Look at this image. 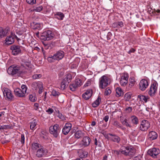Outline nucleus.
Returning <instances> with one entry per match:
<instances>
[{
	"label": "nucleus",
	"mask_w": 160,
	"mask_h": 160,
	"mask_svg": "<svg viewBox=\"0 0 160 160\" xmlns=\"http://www.w3.org/2000/svg\"><path fill=\"white\" fill-rule=\"evenodd\" d=\"M117 24L118 28L122 27L123 26V23L122 22H118Z\"/></svg>",
	"instance_id": "54"
},
{
	"label": "nucleus",
	"mask_w": 160,
	"mask_h": 160,
	"mask_svg": "<svg viewBox=\"0 0 160 160\" xmlns=\"http://www.w3.org/2000/svg\"><path fill=\"white\" fill-rule=\"evenodd\" d=\"M49 130L50 133L55 138L58 137L60 132L59 125L58 124L51 126L49 128Z\"/></svg>",
	"instance_id": "5"
},
{
	"label": "nucleus",
	"mask_w": 160,
	"mask_h": 160,
	"mask_svg": "<svg viewBox=\"0 0 160 160\" xmlns=\"http://www.w3.org/2000/svg\"><path fill=\"white\" fill-rule=\"evenodd\" d=\"M90 81H88L87 82V83H86L85 84V86H88V84H90Z\"/></svg>",
	"instance_id": "63"
},
{
	"label": "nucleus",
	"mask_w": 160,
	"mask_h": 160,
	"mask_svg": "<svg viewBox=\"0 0 160 160\" xmlns=\"http://www.w3.org/2000/svg\"><path fill=\"white\" fill-rule=\"evenodd\" d=\"M42 76L40 74H35L32 76V78L34 79H38L41 77Z\"/></svg>",
	"instance_id": "48"
},
{
	"label": "nucleus",
	"mask_w": 160,
	"mask_h": 160,
	"mask_svg": "<svg viewBox=\"0 0 160 160\" xmlns=\"http://www.w3.org/2000/svg\"><path fill=\"white\" fill-rule=\"evenodd\" d=\"M37 124V121L35 119L33 120L30 122V128L32 130H34L36 128Z\"/></svg>",
	"instance_id": "29"
},
{
	"label": "nucleus",
	"mask_w": 160,
	"mask_h": 160,
	"mask_svg": "<svg viewBox=\"0 0 160 160\" xmlns=\"http://www.w3.org/2000/svg\"><path fill=\"white\" fill-rule=\"evenodd\" d=\"M25 68L24 66L21 65L18 66H12L10 67L7 70V72L10 75H14L17 73L21 74L22 73H25L26 71L24 70Z\"/></svg>",
	"instance_id": "1"
},
{
	"label": "nucleus",
	"mask_w": 160,
	"mask_h": 160,
	"mask_svg": "<svg viewBox=\"0 0 160 160\" xmlns=\"http://www.w3.org/2000/svg\"><path fill=\"white\" fill-rule=\"evenodd\" d=\"M78 155L81 158H84L87 157L88 154L87 152L83 151L82 150H80L78 152Z\"/></svg>",
	"instance_id": "26"
},
{
	"label": "nucleus",
	"mask_w": 160,
	"mask_h": 160,
	"mask_svg": "<svg viewBox=\"0 0 160 160\" xmlns=\"http://www.w3.org/2000/svg\"><path fill=\"white\" fill-rule=\"evenodd\" d=\"M29 100L32 102H34L37 100V98L35 95H33L32 94H30L29 96Z\"/></svg>",
	"instance_id": "43"
},
{
	"label": "nucleus",
	"mask_w": 160,
	"mask_h": 160,
	"mask_svg": "<svg viewBox=\"0 0 160 160\" xmlns=\"http://www.w3.org/2000/svg\"><path fill=\"white\" fill-rule=\"evenodd\" d=\"M72 79V75L70 73L67 74L61 83L60 85L61 89L62 90L65 89L66 86L71 82Z\"/></svg>",
	"instance_id": "4"
},
{
	"label": "nucleus",
	"mask_w": 160,
	"mask_h": 160,
	"mask_svg": "<svg viewBox=\"0 0 160 160\" xmlns=\"http://www.w3.org/2000/svg\"><path fill=\"white\" fill-rule=\"evenodd\" d=\"M160 150L158 148H153L149 149L147 152L148 154L152 158H155L159 153Z\"/></svg>",
	"instance_id": "11"
},
{
	"label": "nucleus",
	"mask_w": 160,
	"mask_h": 160,
	"mask_svg": "<svg viewBox=\"0 0 160 160\" xmlns=\"http://www.w3.org/2000/svg\"><path fill=\"white\" fill-rule=\"evenodd\" d=\"M109 118V116L108 115H106L104 117L103 120H104L105 122H107L108 121Z\"/></svg>",
	"instance_id": "58"
},
{
	"label": "nucleus",
	"mask_w": 160,
	"mask_h": 160,
	"mask_svg": "<svg viewBox=\"0 0 160 160\" xmlns=\"http://www.w3.org/2000/svg\"><path fill=\"white\" fill-rule=\"evenodd\" d=\"M129 80L130 83L129 84V86H131V87L133 86L135 83V80L132 78H130L129 79Z\"/></svg>",
	"instance_id": "49"
},
{
	"label": "nucleus",
	"mask_w": 160,
	"mask_h": 160,
	"mask_svg": "<svg viewBox=\"0 0 160 160\" xmlns=\"http://www.w3.org/2000/svg\"><path fill=\"white\" fill-rule=\"evenodd\" d=\"M113 125L115 127L122 129V126L119 122L117 121H114L112 123Z\"/></svg>",
	"instance_id": "35"
},
{
	"label": "nucleus",
	"mask_w": 160,
	"mask_h": 160,
	"mask_svg": "<svg viewBox=\"0 0 160 160\" xmlns=\"http://www.w3.org/2000/svg\"><path fill=\"white\" fill-rule=\"evenodd\" d=\"M125 110L128 113L130 112L132 110V108L131 107H128L125 109Z\"/></svg>",
	"instance_id": "55"
},
{
	"label": "nucleus",
	"mask_w": 160,
	"mask_h": 160,
	"mask_svg": "<svg viewBox=\"0 0 160 160\" xmlns=\"http://www.w3.org/2000/svg\"><path fill=\"white\" fill-rule=\"evenodd\" d=\"M112 26H113V27H114L115 28H118V25L117 22L113 23L112 24Z\"/></svg>",
	"instance_id": "61"
},
{
	"label": "nucleus",
	"mask_w": 160,
	"mask_h": 160,
	"mask_svg": "<svg viewBox=\"0 0 160 160\" xmlns=\"http://www.w3.org/2000/svg\"><path fill=\"white\" fill-rule=\"evenodd\" d=\"M98 142L97 139L96 138H95V142H94L95 144L97 146H98V147H100L101 145H100V142H98V143H99V144H98Z\"/></svg>",
	"instance_id": "57"
},
{
	"label": "nucleus",
	"mask_w": 160,
	"mask_h": 160,
	"mask_svg": "<svg viewBox=\"0 0 160 160\" xmlns=\"http://www.w3.org/2000/svg\"><path fill=\"white\" fill-rule=\"evenodd\" d=\"M11 49L12 50V54L16 55L21 52L20 47L18 46L13 45L11 46Z\"/></svg>",
	"instance_id": "16"
},
{
	"label": "nucleus",
	"mask_w": 160,
	"mask_h": 160,
	"mask_svg": "<svg viewBox=\"0 0 160 160\" xmlns=\"http://www.w3.org/2000/svg\"><path fill=\"white\" fill-rule=\"evenodd\" d=\"M8 32V29L3 30V29L0 27V38H2V37L6 35V33Z\"/></svg>",
	"instance_id": "32"
},
{
	"label": "nucleus",
	"mask_w": 160,
	"mask_h": 160,
	"mask_svg": "<svg viewBox=\"0 0 160 160\" xmlns=\"http://www.w3.org/2000/svg\"><path fill=\"white\" fill-rule=\"evenodd\" d=\"M39 89V91L38 92V93L39 94L41 93L42 92V90H43V87L42 84L41 85V87H39L38 88Z\"/></svg>",
	"instance_id": "56"
},
{
	"label": "nucleus",
	"mask_w": 160,
	"mask_h": 160,
	"mask_svg": "<svg viewBox=\"0 0 160 160\" xmlns=\"http://www.w3.org/2000/svg\"><path fill=\"white\" fill-rule=\"evenodd\" d=\"M128 121H129L128 119V120L127 119L125 118L123 121L122 122V123L123 125L127 127L131 128L132 126L131 125L130 122H128Z\"/></svg>",
	"instance_id": "34"
},
{
	"label": "nucleus",
	"mask_w": 160,
	"mask_h": 160,
	"mask_svg": "<svg viewBox=\"0 0 160 160\" xmlns=\"http://www.w3.org/2000/svg\"><path fill=\"white\" fill-rule=\"evenodd\" d=\"M72 127V125L71 123H66L62 129V133L65 135H67L71 130Z\"/></svg>",
	"instance_id": "17"
},
{
	"label": "nucleus",
	"mask_w": 160,
	"mask_h": 160,
	"mask_svg": "<svg viewBox=\"0 0 160 160\" xmlns=\"http://www.w3.org/2000/svg\"><path fill=\"white\" fill-rule=\"evenodd\" d=\"M150 126V124L149 122L146 120H143L141 122L139 128L142 131H145L148 129Z\"/></svg>",
	"instance_id": "10"
},
{
	"label": "nucleus",
	"mask_w": 160,
	"mask_h": 160,
	"mask_svg": "<svg viewBox=\"0 0 160 160\" xmlns=\"http://www.w3.org/2000/svg\"><path fill=\"white\" fill-rule=\"evenodd\" d=\"M58 117L62 120H65V118L64 116L62 115V113H60L59 111L58 110Z\"/></svg>",
	"instance_id": "45"
},
{
	"label": "nucleus",
	"mask_w": 160,
	"mask_h": 160,
	"mask_svg": "<svg viewBox=\"0 0 160 160\" xmlns=\"http://www.w3.org/2000/svg\"><path fill=\"white\" fill-rule=\"evenodd\" d=\"M56 16L58 19L62 20L64 16L62 12H58L56 13Z\"/></svg>",
	"instance_id": "36"
},
{
	"label": "nucleus",
	"mask_w": 160,
	"mask_h": 160,
	"mask_svg": "<svg viewBox=\"0 0 160 160\" xmlns=\"http://www.w3.org/2000/svg\"><path fill=\"white\" fill-rule=\"evenodd\" d=\"M43 9V8L42 6H39L38 7H34L32 11H33L40 12Z\"/></svg>",
	"instance_id": "39"
},
{
	"label": "nucleus",
	"mask_w": 160,
	"mask_h": 160,
	"mask_svg": "<svg viewBox=\"0 0 160 160\" xmlns=\"http://www.w3.org/2000/svg\"><path fill=\"white\" fill-rule=\"evenodd\" d=\"M138 98L139 99L140 101L147 102L149 100V98L148 96H145L142 95H139L138 96Z\"/></svg>",
	"instance_id": "25"
},
{
	"label": "nucleus",
	"mask_w": 160,
	"mask_h": 160,
	"mask_svg": "<svg viewBox=\"0 0 160 160\" xmlns=\"http://www.w3.org/2000/svg\"><path fill=\"white\" fill-rule=\"evenodd\" d=\"M135 50L133 48H131L128 51V53L129 54H130L131 52H135Z\"/></svg>",
	"instance_id": "60"
},
{
	"label": "nucleus",
	"mask_w": 160,
	"mask_h": 160,
	"mask_svg": "<svg viewBox=\"0 0 160 160\" xmlns=\"http://www.w3.org/2000/svg\"><path fill=\"white\" fill-rule=\"evenodd\" d=\"M112 92V91L109 88H107L104 92V95L105 96H108Z\"/></svg>",
	"instance_id": "41"
},
{
	"label": "nucleus",
	"mask_w": 160,
	"mask_h": 160,
	"mask_svg": "<svg viewBox=\"0 0 160 160\" xmlns=\"http://www.w3.org/2000/svg\"><path fill=\"white\" fill-rule=\"evenodd\" d=\"M14 92L15 95L18 97H24L25 96L21 89L19 88H16L14 90Z\"/></svg>",
	"instance_id": "22"
},
{
	"label": "nucleus",
	"mask_w": 160,
	"mask_h": 160,
	"mask_svg": "<svg viewBox=\"0 0 160 160\" xmlns=\"http://www.w3.org/2000/svg\"><path fill=\"white\" fill-rule=\"evenodd\" d=\"M42 84L40 82H34L32 83L31 86L33 89L36 90L39 87H41Z\"/></svg>",
	"instance_id": "28"
},
{
	"label": "nucleus",
	"mask_w": 160,
	"mask_h": 160,
	"mask_svg": "<svg viewBox=\"0 0 160 160\" xmlns=\"http://www.w3.org/2000/svg\"><path fill=\"white\" fill-rule=\"evenodd\" d=\"M21 65L24 66V67L25 68L24 69V70L26 71V73L27 72V71L26 70V68L25 67V66H26L28 68L30 67L31 66V62L29 61H26L23 64H22Z\"/></svg>",
	"instance_id": "37"
},
{
	"label": "nucleus",
	"mask_w": 160,
	"mask_h": 160,
	"mask_svg": "<svg viewBox=\"0 0 160 160\" xmlns=\"http://www.w3.org/2000/svg\"><path fill=\"white\" fill-rule=\"evenodd\" d=\"M46 112L48 113L49 114H51L53 112V109L51 108H49L47 110H46Z\"/></svg>",
	"instance_id": "52"
},
{
	"label": "nucleus",
	"mask_w": 160,
	"mask_h": 160,
	"mask_svg": "<svg viewBox=\"0 0 160 160\" xmlns=\"http://www.w3.org/2000/svg\"><path fill=\"white\" fill-rule=\"evenodd\" d=\"M96 124V122L95 121H93L91 124V125L92 126H94Z\"/></svg>",
	"instance_id": "64"
},
{
	"label": "nucleus",
	"mask_w": 160,
	"mask_h": 160,
	"mask_svg": "<svg viewBox=\"0 0 160 160\" xmlns=\"http://www.w3.org/2000/svg\"><path fill=\"white\" fill-rule=\"evenodd\" d=\"M48 152L47 150L42 147L39 148L37 151L36 155L38 158L45 156Z\"/></svg>",
	"instance_id": "13"
},
{
	"label": "nucleus",
	"mask_w": 160,
	"mask_h": 160,
	"mask_svg": "<svg viewBox=\"0 0 160 160\" xmlns=\"http://www.w3.org/2000/svg\"><path fill=\"white\" fill-rule=\"evenodd\" d=\"M60 93L59 92L57 91L54 90H53L52 92V94L54 97H57L60 95Z\"/></svg>",
	"instance_id": "46"
},
{
	"label": "nucleus",
	"mask_w": 160,
	"mask_h": 160,
	"mask_svg": "<svg viewBox=\"0 0 160 160\" xmlns=\"http://www.w3.org/2000/svg\"><path fill=\"white\" fill-rule=\"evenodd\" d=\"M116 96L117 97L121 96L123 94V91H122L121 88H117L116 89Z\"/></svg>",
	"instance_id": "30"
},
{
	"label": "nucleus",
	"mask_w": 160,
	"mask_h": 160,
	"mask_svg": "<svg viewBox=\"0 0 160 160\" xmlns=\"http://www.w3.org/2000/svg\"><path fill=\"white\" fill-rule=\"evenodd\" d=\"M129 121L133 125H136L138 123V119L137 117L135 116H131L128 118Z\"/></svg>",
	"instance_id": "23"
},
{
	"label": "nucleus",
	"mask_w": 160,
	"mask_h": 160,
	"mask_svg": "<svg viewBox=\"0 0 160 160\" xmlns=\"http://www.w3.org/2000/svg\"><path fill=\"white\" fill-rule=\"evenodd\" d=\"M25 137L23 134H22L20 139V141L22 144L24 143Z\"/></svg>",
	"instance_id": "53"
},
{
	"label": "nucleus",
	"mask_w": 160,
	"mask_h": 160,
	"mask_svg": "<svg viewBox=\"0 0 160 160\" xmlns=\"http://www.w3.org/2000/svg\"><path fill=\"white\" fill-rule=\"evenodd\" d=\"M112 33L110 32H108L107 35V38H108V39H110Z\"/></svg>",
	"instance_id": "59"
},
{
	"label": "nucleus",
	"mask_w": 160,
	"mask_h": 160,
	"mask_svg": "<svg viewBox=\"0 0 160 160\" xmlns=\"http://www.w3.org/2000/svg\"><path fill=\"white\" fill-rule=\"evenodd\" d=\"M16 38L17 40H19V38L14 33H11L10 35L7 37L4 44L6 45H10L13 44Z\"/></svg>",
	"instance_id": "6"
},
{
	"label": "nucleus",
	"mask_w": 160,
	"mask_h": 160,
	"mask_svg": "<svg viewBox=\"0 0 160 160\" xmlns=\"http://www.w3.org/2000/svg\"><path fill=\"white\" fill-rule=\"evenodd\" d=\"M10 127L9 126L7 125H4L3 126H0V129H6L8 128H10Z\"/></svg>",
	"instance_id": "51"
},
{
	"label": "nucleus",
	"mask_w": 160,
	"mask_h": 160,
	"mask_svg": "<svg viewBox=\"0 0 160 160\" xmlns=\"http://www.w3.org/2000/svg\"><path fill=\"white\" fill-rule=\"evenodd\" d=\"M128 74L127 73H124L121 75L120 82L122 86H125L128 83Z\"/></svg>",
	"instance_id": "12"
},
{
	"label": "nucleus",
	"mask_w": 160,
	"mask_h": 160,
	"mask_svg": "<svg viewBox=\"0 0 160 160\" xmlns=\"http://www.w3.org/2000/svg\"><path fill=\"white\" fill-rule=\"evenodd\" d=\"M54 58H55L56 60H59L62 59L64 56V53L62 51H59L57 52L54 55Z\"/></svg>",
	"instance_id": "18"
},
{
	"label": "nucleus",
	"mask_w": 160,
	"mask_h": 160,
	"mask_svg": "<svg viewBox=\"0 0 160 160\" xmlns=\"http://www.w3.org/2000/svg\"><path fill=\"white\" fill-rule=\"evenodd\" d=\"M157 84L156 82L153 83L151 86L148 91V94L151 96H154L157 90Z\"/></svg>",
	"instance_id": "14"
},
{
	"label": "nucleus",
	"mask_w": 160,
	"mask_h": 160,
	"mask_svg": "<svg viewBox=\"0 0 160 160\" xmlns=\"http://www.w3.org/2000/svg\"><path fill=\"white\" fill-rule=\"evenodd\" d=\"M53 37V34L51 31L48 30L44 32L41 35V38L44 41H48L52 39Z\"/></svg>",
	"instance_id": "7"
},
{
	"label": "nucleus",
	"mask_w": 160,
	"mask_h": 160,
	"mask_svg": "<svg viewBox=\"0 0 160 160\" xmlns=\"http://www.w3.org/2000/svg\"><path fill=\"white\" fill-rule=\"evenodd\" d=\"M119 152L126 156L132 157L135 155L136 150L134 148L131 147H122Z\"/></svg>",
	"instance_id": "2"
},
{
	"label": "nucleus",
	"mask_w": 160,
	"mask_h": 160,
	"mask_svg": "<svg viewBox=\"0 0 160 160\" xmlns=\"http://www.w3.org/2000/svg\"><path fill=\"white\" fill-rule=\"evenodd\" d=\"M148 86V81L144 79L141 80L139 83V88L142 91H144Z\"/></svg>",
	"instance_id": "15"
},
{
	"label": "nucleus",
	"mask_w": 160,
	"mask_h": 160,
	"mask_svg": "<svg viewBox=\"0 0 160 160\" xmlns=\"http://www.w3.org/2000/svg\"><path fill=\"white\" fill-rule=\"evenodd\" d=\"M92 91L91 89H89L82 95V97L85 100L88 99L92 96Z\"/></svg>",
	"instance_id": "20"
},
{
	"label": "nucleus",
	"mask_w": 160,
	"mask_h": 160,
	"mask_svg": "<svg viewBox=\"0 0 160 160\" xmlns=\"http://www.w3.org/2000/svg\"><path fill=\"white\" fill-rule=\"evenodd\" d=\"M75 138L78 139L83 136V133L80 130L76 131L74 134Z\"/></svg>",
	"instance_id": "31"
},
{
	"label": "nucleus",
	"mask_w": 160,
	"mask_h": 160,
	"mask_svg": "<svg viewBox=\"0 0 160 160\" xmlns=\"http://www.w3.org/2000/svg\"><path fill=\"white\" fill-rule=\"evenodd\" d=\"M2 91L5 98H6L8 100H12L13 98V96L9 89L7 88H4L2 89Z\"/></svg>",
	"instance_id": "8"
},
{
	"label": "nucleus",
	"mask_w": 160,
	"mask_h": 160,
	"mask_svg": "<svg viewBox=\"0 0 160 160\" xmlns=\"http://www.w3.org/2000/svg\"><path fill=\"white\" fill-rule=\"evenodd\" d=\"M74 83L78 87L80 86L82 84V82L81 79L78 78L76 79Z\"/></svg>",
	"instance_id": "40"
},
{
	"label": "nucleus",
	"mask_w": 160,
	"mask_h": 160,
	"mask_svg": "<svg viewBox=\"0 0 160 160\" xmlns=\"http://www.w3.org/2000/svg\"><path fill=\"white\" fill-rule=\"evenodd\" d=\"M27 2L29 4L33 5L36 3V0H26Z\"/></svg>",
	"instance_id": "50"
},
{
	"label": "nucleus",
	"mask_w": 160,
	"mask_h": 160,
	"mask_svg": "<svg viewBox=\"0 0 160 160\" xmlns=\"http://www.w3.org/2000/svg\"><path fill=\"white\" fill-rule=\"evenodd\" d=\"M131 95L130 92L126 93L124 96V99L126 101H128L131 98Z\"/></svg>",
	"instance_id": "42"
},
{
	"label": "nucleus",
	"mask_w": 160,
	"mask_h": 160,
	"mask_svg": "<svg viewBox=\"0 0 160 160\" xmlns=\"http://www.w3.org/2000/svg\"><path fill=\"white\" fill-rule=\"evenodd\" d=\"M41 147V146L37 143H33L32 144V148L33 150H36L38 149Z\"/></svg>",
	"instance_id": "33"
},
{
	"label": "nucleus",
	"mask_w": 160,
	"mask_h": 160,
	"mask_svg": "<svg viewBox=\"0 0 160 160\" xmlns=\"http://www.w3.org/2000/svg\"><path fill=\"white\" fill-rule=\"evenodd\" d=\"M107 138L109 140L117 143H119L120 141V138L115 134L108 133L107 135Z\"/></svg>",
	"instance_id": "9"
},
{
	"label": "nucleus",
	"mask_w": 160,
	"mask_h": 160,
	"mask_svg": "<svg viewBox=\"0 0 160 160\" xmlns=\"http://www.w3.org/2000/svg\"><path fill=\"white\" fill-rule=\"evenodd\" d=\"M101 101V98L100 96H98L97 99L92 104V106L93 108L98 107L100 104Z\"/></svg>",
	"instance_id": "27"
},
{
	"label": "nucleus",
	"mask_w": 160,
	"mask_h": 160,
	"mask_svg": "<svg viewBox=\"0 0 160 160\" xmlns=\"http://www.w3.org/2000/svg\"><path fill=\"white\" fill-rule=\"evenodd\" d=\"M31 26L33 29L40 30L42 28V25L39 23L34 22L31 23Z\"/></svg>",
	"instance_id": "24"
},
{
	"label": "nucleus",
	"mask_w": 160,
	"mask_h": 160,
	"mask_svg": "<svg viewBox=\"0 0 160 160\" xmlns=\"http://www.w3.org/2000/svg\"><path fill=\"white\" fill-rule=\"evenodd\" d=\"M78 86L75 83L70 85L69 86V88L70 90L72 91H74L76 90Z\"/></svg>",
	"instance_id": "38"
},
{
	"label": "nucleus",
	"mask_w": 160,
	"mask_h": 160,
	"mask_svg": "<svg viewBox=\"0 0 160 160\" xmlns=\"http://www.w3.org/2000/svg\"><path fill=\"white\" fill-rule=\"evenodd\" d=\"M34 106L35 107V109L37 110L38 107V104L37 103H35L34 104Z\"/></svg>",
	"instance_id": "62"
},
{
	"label": "nucleus",
	"mask_w": 160,
	"mask_h": 160,
	"mask_svg": "<svg viewBox=\"0 0 160 160\" xmlns=\"http://www.w3.org/2000/svg\"><path fill=\"white\" fill-rule=\"evenodd\" d=\"M109 84L110 79L106 76L103 75L100 78L99 82V86L100 88H105Z\"/></svg>",
	"instance_id": "3"
},
{
	"label": "nucleus",
	"mask_w": 160,
	"mask_h": 160,
	"mask_svg": "<svg viewBox=\"0 0 160 160\" xmlns=\"http://www.w3.org/2000/svg\"><path fill=\"white\" fill-rule=\"evenodd\" d=\"M21 90L22 92H24V95L26 96L27 94V88L26 85H22L21 86Z\"/></svg>",
	"instance_id": "44"
},
{
	"label": "nucleus",
	"mask_w": 160,
	"mask_h": 160,
	"mask_svg": "<svg viewBox=\"0 0 160 160\" xmlns=\"http://www.w3.org/2000/svg\"><path fill=\"white\" fill-rule=\"evenodd\" d=\"M56 59L55 58H54V55L53 56H51L50 57H49L48 58V60L49 62H54Z\"/></svg>",
	"instance_id": "47"
},
{
	"label": "nucleus",
	"mask_w": 160,
	"mask_h": 160,
	"mask_svg": "<svg viewBox=\"0 0 160 160\" xmlns=\"http://www.w3.org/2000/svg\"><path fill=\"white\" fill-rule=\"evenodd\" d=\"M91 141V140L89 137H84L81 142V144L84 147L87 146L89 145Z\"/></svg>",
	"instance_id": "19"
},
{
	"label": "nucleus",
	"mask_w": 160,
	"mask_h": 160,
	"mask_svg": "<svg viewBox=\"0 0 160 160\" xmlns=\"http://www.w3.org/2000/svg\"><path fill=\"white\" fill-rule=\"evenodd\" d=\"M158 137L157 133L153 131L149 132L148 135V139L151 141L153 140L156 139Z\"/></svg>",
	"instance_id": "21"
}]
</instances>
